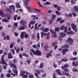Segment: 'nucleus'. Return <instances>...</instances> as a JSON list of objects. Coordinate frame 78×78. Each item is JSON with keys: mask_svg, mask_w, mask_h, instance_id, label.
Returning a JSON list of instances; mask_svg holds the SVG:
<instances>
[{"mask_svg": "<svg viewBox=\"0 0 78 78\" xmlns=\"http://www.w3.org/2000/svg\"><path fill=\"white\" fill-rule=\"evenodd\" d=\"M49 31V29L48 28H45L44 30V32H48Z\"/></svg>", "mask_w": 78, "mask_h": 78, "instance_id": "nucleus-25", "label": "nucleus"}, {"mask_svg": "<svg viewBox=\"0 0 78 78\" xmlns=\"http://www.w3.org/2000/svg\"><path fill=\"white\" fill-rule=\"evenodd\" d=\"M55 13L56 14H58V15H60L61 14V13L60 12H59V11H56L55 12Z\"/></svg>", "mask_w": 78, "mask_h": 78, "instance_id": "nucleus-36", "label": "nucleus"}, {"mask_svg": "<svg viewBox=\"0 0 78 78\" xmlns=\"http://www.w3.org/2000/svg\"><path fill=\"white\" fill-rule=\"evenodd\" d=\"M25 33L23 32H22L21 33V35L20 36V37L21 39H23L24 37V35L25 34Z\"/></svg>", "mask_w": 78, "mask_h": 78, "instance_id": "nucleus-11", "label": "nucleus"}, {"mask_svg": "<svg viewBox=\"0 0 78 78\" xmlns=\"http://www.w3.org/2000/svg\"><path fill=\"white\" fill-rule=\"evenodd\" d=\"M14 25L15 27H17V26H18L17 23H14Z\"/></svg>", "mask_w": 78, "mask_h": 78, "instance_id": "nucleus-40", "label": "nucleus"}, {"mask_svg": "<svg viewBox=\"0 0 78 78\" xmlns=\"http://www.w3.org/2000/svg\"><path fill=\"white\" fill-rule=\"evenodd\" d=\"M14 44L13 43H12L10 44V47L11 48H12L13 47V45Z\"/></svg>", "mask_w": 78, "mask_h": 78, "instance_id": "nucleus-41", "label": "nucleus"}, {"mask_svg": "<svg viewBox=\"0 0 78 78\" xmlns=\"http://www.w3.org/2000/svg\"><path fill=\"white\" fill-rule=\"evenodd\" d=\"M67 27H65L64 26H62L60 27V30H63L64 29H65V33H66L67 32Z\"/></svg>", "mask_w": 78, "mask_h": 78, "instance_id": "nucleus-4", "label": "nucleus"}, {"mask_svg": "<svg viewBox=\"0 0 78 78\" xmlns=\"http://www.w3.org/2000/svg\"><path fill=\"white\" fill-rule=\"evenodd\" d=\"M53 66L54 68H56L57 67V65L55 64V63H53Z\"/></svg>", "mask_w": 78, "mask_h": 78, "instance_id": "nucleus-50", "label": "nucleus"}, {"mask_svg": "<svg viewBox=\"0 0 78 78\" xmlns=\"http://www.w3.org/2000/svg\"><path fill=\"white\" fill-rule=\"evenodd\" d=\"M73 14L74 17H75V16H76V13L74 12H73Z\"/></svg>", "mask_w": 78, "mask_h": 78, "instance_id": "nucleus-62", "label": "nucleus"}, {"mask_svg": "<svg viewBox=\"0 0 78 78\" xmlns=\"http://www.w3.org/2000/svg\"><path fill=\"white\" fill-rule=\"evenodd\" d=\"M12 54L13 55H14L15 52H14V49H12Z\"/></svg>", "mask_w": 78, "mask_h": 78, "instance_id": "nucleus-57", "label": "nucleus"}, {"mask_svg": "<svg viewBox=\"0 0 78 78\" xmlns=\"http://www.w3.org/2000/svg\"><path fill=\"white\" fill-rule=\"evenodd\" d=\"M73 54L74 56H75V55H77V52L76 51L73 52Z\"/></svg>", "mask_w": 78, "mask_h": 78, "instance_id": "nucleus-46", "label": "nucleus"}, {"mask_svg": "<svg viewBox=\"0 0 78 78\" xmlns=\"http://www.w3.org/2000/svg\"><path fill=\"white\" fill-rule=\"evenodd\" d=\"M52 36L53 37H58L56 34H54V35H52Z\"/></svg>", "mask_w": 78, "mask_h": 78, "instance_id": "nucleus-60", "label": "nucleus"}, {"mask_svg": "<svg viewBox=\"0 0 78 78\" xmlns=\"http://www.w3.org/2000/svg\"><path fill=\"white\" fill-rule=\"evenodd\" d=\"M34 71L35 72H36L37 73H38V74H40L41 73V72L39 70V69H38L37 70H35Z\"/></svg>", "mask_w": 78, "mask_h": 78, "instance_id": "nucleus-35", "label": "nucleus"}, {"mask_svg": "<svg viewBox=\"0 0 78 78\" xmlns=\"http://www.w3.org/2000/svg\"><path fill=\"white\" fill-rule=\"evenodd\" d=\"M56 72L58 74V75H62V74H61L60 73V70L59 69L57 70H56Z\"/></svg>", "mask_w": 78, "mask_h": 78, "instance_id": "nucleus-17", "label": "nucleus"}, {"mask_svg": "<svg viewBox=\"0 0 78 78\" xmlns=\"http://www.w3.org/2000/svg\"><path fill=\"white\" fill-rule=\"evenodd\" d=\"M69 34H73V32L72 31H70L69 33Z\"/></svg>", "mask_w": 78, "mask_h": 78, "instance_id": "nucleus-52", "label": "nucleus"}, {"mask_svg": "<svg viewBox=\"0 0 78 78\" xmlns=\"http://www.w3.org/2000/svg\"><path fill=\"white\" fill-rule=\"evenodd\" d=\"M23 56H25L27 58H28V55H27V54L25 53L23 54Z\"/></svg>", "mask_w": 78, "mask_h": 78, "instance_id": "nucleus-31", "label": "nucleus"}, {"mask_svg": "<svg viewBox=\"0 0 78 78\" xmlns=\"http://www.w3.org/2000/svg\"><path fill=\"white\" fill-rule=\"evenodd\" d=\"M43 4H44V5H45V4H46L47 5H48L51 4V3L49 2H47L45 3H43Z\"/></svg>", "mask_w": 78, "mask_h": 78, "instance_id": "nucleus-33", "label": "nucleus"}, {"mask_svg": "<svg viewBox=\"0 0 78 78\" xmlns=\"http://www.w3.org/2000/svg\"><path fill=\"white\" fill-rule=\"evenodd\" d=\"M12 70L14 73H16V75L17 76V73H18V72L17 71V69H13Z\"/></svg>", "mask_w": 78, "mask_h": 78, "instance_id": "nucleus-13", "label": "nucleus"}, {"mask_svg": "<svg viewBox=\"0 0 78 78\" xmlns=\"http://www.w3.org/2000/svg\"><path fill=\"white\" fill-rule=\"evenodd\" d=\"M73 72H78V70L75 69H73Z\"/></svg>", "mask_w": 78, "mask_h": 78, "instance_id": "nucleus-54", "label": "nucleus"}, {"mask_svg": "<svg viewBox=\"0 0 78 78\" xmlns=\"http://www.w3.org/2000/svg\"><path fill=\"white\" fill-rule=\"evenodd\" d=\"M27 9L30 12H34V11H33V9L31 7H27Z\"/></svg>", "mask_w": 78, "mask_h": 78, "instance_id": "nucleus-6", "label": "nucleus"}, {"mask_svg": "<svg viewBox=\"0 0 78 78\" xmlns=\"http://www.w3.org/2000/svg\"><path fill=\"white\" fill-rule=\"evenodd\" d=\"M40 67L41 69H42L44 67V65L43 64V63H41L40 66Z\"/></svg>", "mask_w": 78, "mask_h": 78, "instance_id": "nucleus-32", "label": "nucleus"}, {"mask_svg": "<svg viewBox=\"0 0 78 78\" xmlns=\"http://www.w3.org/2000/svg\"><path fill=\"white\" fill-rule=\"evenodd\" d=\"M11 65L13 67V68H14V69H16L17 68V66L16 65L12 64H11Z\"/></svg>", "mask_w": 78, "mask_h": 78, "instance_id": "nucleus-30", "label": "nucleus"}, {"mask_svg": "<svg viewBox=\"0 0 78 78\" xmlns=\"http://www.w3.org/2000/svg\"><path fill=\"white\" fill-rule=\"evenodd\" d=\"M70 60L73 61H76L77 60V58L76 57H74L73 58H70Z\"/></svg>", "mask_w": 78, "mask_h": 78, "instance_id": "nucleus-20", "label": "nucleus"}, {"mask_svg": "<svg viewBox=\"0 0 78 78\" xmlns=\"http://www.w3.org/2000/svg\"><path fill=\"white\" fill-rule=\"evenodd\" d=\"M64 72H69V71L67 68L64 69Z\"/></svg>", "mask_w": 78, "mask_h": 78, "instance_id": "nucleus-56", "label": "nucleus"}, {"mask_svg": "<svg viewBox=\"0 0 78 78\" xmlns=\"http://www.w3.org/2000/svg\"><path fill=\"white\" fill-rule=\"evenodd\" d=\"M60 36L62 37H65V36H66V34L64 33H62L60 34Z\"/></svg>", "mask_w": 78, "mask_h": 78, "instance_id": "nucleus-15", "label": "nucleus"}, {"mask_svg": "<svg viewBox=\"0 0 78 78\" xmlns=\"http://www.w3.org/2000/svg\"><path fill=\"white\" fill-rule=\"evenodd\" d=\"M56 44H55V43L54 42H52V47H55V45Z\"/></svg>", "mask_w": 78, "mask_h": 78, "instance_id": "nucleus-55", "label": "nucleus"}, {"mask_svg": "<svg viewBox=\"0 0 78 78\" xmlns=\"http://www.w3.org/2000/svg\"><path fill=\"white\" fill-rule=\"evenodd\" d=\"M8 59H11L13 58L12 56V54L11 53H9L8 55Z\"/></svg>", "mask_w": 78, "mask_h": 78, "instance_id": "nucleus-10", "label": "nucleus"}, {"mask_svg": "<svg viewBox=\"0 0 78 78\" xmlns=\"http://www.w3.org/2000/svg\"><path fill=\"white\" fill-rule=\"evenodd\" d=\"M56 15H52V19H55V18H56Z\"/></svg>", "mask_w": 78, "mask_h": 78, "instance_id": "nucleus-39", "label": "nucleus"}, {"mask_svg": "<svg viewBox=\"0 0 78 78\" xmlns=\"http://www.w3.org/2000/svg\"><path fill=\"white\" fill-rule=\"evenodd\" d=\"M20 51V48H18L16 50V51L17 53H19V51Z\"/></svg>", "mask_w": 78, "mask_h": 78, "instance_id": "nucleus-59", "label": "nucleus"}, {"mask_svg": "<svg viewBox=\"0 0 78 78\" xmlns=\"http://www.w3.org/2000/svg\"><path fill=\"white\" fill-rule=\"evenodd\" d=\"M17 15H16L14 16V17H13V19H14V20H16L17 19Z\"/></svg>", "mask_w": 78, "mask_h": 78, "instance_id": "nucleus-44", "label": "nucleus"}, {"mask_svg": "<svg viewBox=\"0 0 78 78\" xmlns=\"http://www.w3.org/2000/svg\"><path fill=\"white\" fill-rule=\"evenodd\" d=\"M67 42H69L70 44L72 45V44L73 43V40L71 38H69L68 39Z\"/></svg>", "mask_w": 78, "mask_h": 78, "instance_id": "nucleus-3", "label": "nucleus"}, {"mask_svg": "<svg viewBox=\"0 0 78 78\" xmlns=\"http://www.w3.org/2000/svg\"><path fill=\"white\" fill-rule=\"evenodd\" d=\"M1 61H2V64H5V65L6 66H7L8 64H7V63L5 61V59L3 58L1 59Z\"/></svg>", "mask_w": 78, "mask_h": 78, "instance_id": "nucleus-8", "label": "nucleus"}, {"mask_svg": "<svg viewBox=\"0 0 78 78\" xmlns=\"http://www.w3.org/2000/svg\"><path fill=\"white\" fill-rule=\"evenodd\" d=\"M51 56H52V54H51L50 53H48L47 54L46 57L47 58H48L49 57Z\"/></svg>", "mask_w": 78, "mask_h": 78, "instance_id": "nucleus-18", "label": "nucleus"}, {"mask_svg": "<svg viewBox=\"0 0 78 78\" xmlns=\"http://www.w3.org/2000/svg\"><path fill=\"white\" fill-rule=\"evenodd\" d=\"M7 11H9L10 14H12V12L11 11V10H10V9H9L7 8Z\"/></svg>", "mask_w": 78, "mask_h": 78, "instance_id": "nucleus-42", "label": "nucleus"}, {"mask_svg": "<svg viewBox=\"0 0 78 78\" xmlns=\"http://www.w3.org/2000/svg\"><path fill=\"white\" fill-rule=\"evenodd\" d=\"M25 73V72H24V71H21L20 72V76H23V75H24V74Z\"/></svg>", "mask_w": 78, "mask_h": 78, "instance_id": "nucleus-19", "label": "nucleus"}, {"mask_svg": "<svg viewBox=\"0 0 78 78\" xmlns=\"http://www.w3.org/2000/svg\"><path fill=\"white\" fill-rule=\"evenodd\" d=\"M69 66V65L67 64H66L65 65H64V67L65 68H67V67H68Z\"/></svg>", "mask_w": 78, "mask_h": 78, "instance_id": "nucleus-47", "label": "nucleus"}, {"mask_svg": "<svg viewBox=\"0 0 78 78\" xmlns=\"http://www.w3.org/2000/svg\"><path fill=\"white\" fill-rule=\"evenodd\" d=\"M59 30V27H57L55 29V31H58Z\"/></svg>", "mask_w": 78, "mask_h": 78, "instance_id": "nucleus-45", "label": "nucleus"}, {"mask_svg": "<svg viewBox=\"0 0 78 78\" xmlns=\"http://www.w3.org/2000/svg\"><path fill=\"white\" fill-rule=\"evenodd\" d=\"M25 27L22 26H20L18 28V30H20V31H21V30H25Z\"/></svg>", "mask_w": 78, "mask_h": 78, "instance_id": "nucleus-12", "label": "nucleus"}, {"mask_svg": "<svg viewBox=\"0 0 78 78\" xmlns=\"http://www.w3.org/2000/svg\"><path fill=\"white\" fill-rule=\"evenodd\" d=\"M9 7L10 9H13L14 11H15V6L14 5H12L11 6H9Z\"/></svg>", "mask_w": 78, "mask_h": 78, "instance_id": "nucleus-14", "label": "nucleus"}, {"mask_svg": "<svg viewBox=\"0 0 78 78\" xmlns=\"http://www.w3.org/2000/svg\"><path fill=\"white\" fill-rule=\"evenodd\" d=\"M25 73L27 75H30V73L28 72H27L25 71Z\"/></svg>", "mask_w": 78, "mask_h": 78, "instance_id": "nucleus-48", "label": "nucleus"}, {"mask_svg": "<svg viewBox=\"0 0 78 78\" xmlns=\"http://www.w3.org/2000/svg\"><path fill=\"white\" fill-rule=\"evenodd\" d=\"M1 78H4V74H2L1 76Z\"/></svg>", "mask_w": 78, "mask_h": 78, "instance_id": "nucleus-64", "label": "nucleus"}, {"mask_svg": "<svg viewBox=\"0 0 78 78\" xmlns=\"http://www.w3.org/2000/svg\"><path fill=\"white\" fill-rule=\"evenodd\" d=\"M50 31L52 33V34H56V33L55 31L52 30V29H51L50 30Z\"/></svg>", "mask_w": 78, "mask_h": 78, "instance_id": "nucleus-21", "label": "nucleus"}, {"mask_svg": "<svg viewBox=\"0 0 78 78\" xmlns=\"http://www.w3.org/2000/svg\"><path fill=\"white\" fill-rule=\"evenodd\" d=\"M74 10L76 11H78V7L77 6H74Z\"/></svg>", "mask_w": 78, "mask_h": 78, "instance_id": "nucleus-28", "label": "nucleus"}, {"mask_svg": "<svg viewBox=\"0 0 78 78\" xmlns=\"http://www.w3.org/2000/svg\"><path fill=\"white\" fill-rule=\"evenodd\" d=\"M65 47H66V48H69V45L65 44L62 47V48H65Z\"/></svg>", "mask_w": 78, "mask_h": 78, "instance_id": "nucleus-37", "label": "nucleus"}, {"mask_svg": "<svg viewBox=\"0 0 78 78\" xmlns=\"http://www.w3.org/2000/svg\"><path fill=\"white\" fill-rule=\"evenodd\" d=\"M49 48V46L47 44H45L44 47V50L45 51H48L47 48Z\"/></svg>", "mask_w": 78, "mask_h": 78, "instance_id": "nucleus-7", "label": "nucleus"}, {"mask_svg": "<svg viewBox=\"0 0 78 78\" xmlns=\"http://www.w3.org/2000/svg\"><path fill=\"white\" fill-rule=\"evenodd\" d=\"M26 62H27L28 64H30V63H31V61H30V60H27L26 61Z\"/></svg>", "mask_w": 78, "mask_h": 78, "instance_id": "nucleus-51", "label": "nucleus"}, {"mask_svg": "<svg viewBox=\"0 0 78 78\" xmlns=\"http://www.w3.org/2000/svg\"><path fill=\"white\" fill-rule=\"evenodd\" d=\"M8 21L9 20L6 18H4L2 20V21L3 22H8Z\"/></svg>", "mask_w": 78, "mask_h": 78, "instance_id": "nucleus-27", "label": "nucleus"}, {"mask_svg": "<svg viewBox=\"0 0 78 78\" xmlns=\"http://www.w3.org/2000/svg\"><path fill=\"white\" fill-rule=\"evenodd\" d=\"M41 38H43L44 36H47V34L45 33H44L43 32H42L41 33Z\"/></svg>", "mask_w": 78, "mask_h": 78, "instance_id": "nucleus-9", "label": "nucleus"}, {"mask_svg": "<svg viewBox=\"0 0 78 78\" xmlns=\"http://www.w3.org/2000/svg\"><path fill=\"white\" fill-rule=\"evenodd\" d=\"M37 41H39V40L40 38L39 37V33H38L37 34Z\"/></svg>", "mask_w": 78, "mask_h": 78, "instance_id": "nucleus-29", "label": "nucleus"}, {"mask_svg": "<svg viewBox=\"0 0 78 78\" xmlns=\"http://www.w3.org/2000/svg\"><path fill=\"white\" fill-rule=\"evenodd\" d=\"M16 7L17 8H21V6L20 5V4L19 3H16Z\"/></svg>", "mask_w": 78, "mask_h": 78, "instance_id": "nucleus-16", "label": "nucleus"}, {"mask_svg": "<svg viewBox=\"0 0 78 78\" xmlns=\"http://www.w3.org/2000/svg\"><path fill=\"white\" fill-rule=\"evenodd\" d=\"M68 51V49L66 48L63 49L62 51V54L63 55H66V52H67Z\"/></svg>", "mask_w": 78, "mask_h": 78, "instance_id": "nucleus-5", "label": "nucleus"}, {"mask_svg": "<svg viewBox=\"0 0 78 78\" xmlns=\"http://www.w3.org/2000/svg\"><path fill=\"white\" fill-rule=\"evenodd\" d=\"M23 76V78H27L28 77V76H27V75H24Z\"/></svg>", "mask_w": 78, "mask_h": 78, "instance_id": "nucleus-61", "label": "nucleus"}, {"mask_svg": "<svg viewBox=\"0 0 78 78\" xmlns=\"http://www.w3.org/2000/svg\"><path fill=\"white\" fill-rule=\"evenodd\" d=\"M29 78H34V76L33 74H30L29 76Z\"/></svg>", "mask_w": 78, "mask_h": 78, "instance_id": "nucleus-38", "label": "nucleus"}, {"mask_svg": "<svg viewBox=\"0 0 78 78\" xmlns=\"http://www.w3.org/2000/svg\"><path fill=\"white\" fill-rule=\"evenodd\" d=\"M37 25H38V23H36L35 25V28L36 30H38L39 29V27H37Z\"/></svg>", "mask_w": 78, "mask_h": 78, "instance_id": "nucleus-24", "label": "nucleus"}, {"mask_svg": "<svg viewBox=\"0 0 78 78\" xmlns=\"http://www.w3.org/2000/svg\"><path fill=\"white\" fill-rule=\"evenodd\" d=\"M20 23L22 24V25H24V20H21L20 21Z\"/></svg>", "mask_w": 78, "mask_h": 78, "instance_id": "nucleus-34", "label": "nucleus"}, {"mask_svg": "<svg viewBox=\"0 0 78 78\" xmlns=\"http://www.w3.org/2000/svg\"><path fill=\"white\" fill-rule=\"evenodd\" d=\"M71 26L73 30H74L76 33L77 31H78V29H77V28L76 27V25H75V24L74 23H72L71 25Z\"/></svg>", "mask_w": 78, "mask_h": 78, "instance_id": "nucleus-2", "label": "nucleus"}, {"mask_svg": "<svg viewBox=\"0 0 78 78\" xmlns=\"http://www.w3.org/2000/svg\"><path fill=\"white\" fill-rule=\"evenodd\" d=\"M30 50V51H31L34 55H35L40 56L41 55V52L39 50H37L36 51H35L34 50L32 49H31Z\"/></svg>", "mask_w": 78, "mask_h": 78, "instance_id": "nucleus-1", "label": "nucleus"}, {"mask_svg": "<svg viewBox=\"0 0 78 78\" xmlns=\"http://www.w3.org/2000/svg\"><path fill=\"white\" fill-rule=\"evenodd\" d=\"M30 1V0H26L24 2V3L25 4V6H27L28 5V2H29Z\"/></svg>", "mask_w": 78, "mask_h": 78, "instance_id": "nucleus-22", "label": "nucleus"}, {"mask_svg": "<svg viewBox=\"0 0 78 78\" xmlns=\"http://www.w3.org/2000/svg\"><path fill=\"white\" fill-rule=\"evenodd\" d=\"M58 39L59 41H62V39L60 37H58Z\"/></svg>", "mask_w": 78, "mask_h": 78, "instance_id": "nucleus-58", "label": "nucleus"}, {"mask_svg": "<svg viewBox=\"0 0 78 78\" xmlns=\"http://www.w3.org/2000/svg\"><path fill=\"white\" fill-rule=\"evenodd\" d=\"M30 23L31 25H34L36 23V21H31Z\"/></svg>", "mask_w": 78, "mask_h": 78, "instance_id": "nucleus-23", "label": "nucleus"}, {"mask_svg": "<svg viewBox=\"0 0 78 78\" xmlns=\"http://www.w3.org/2000/svg\"><path fill=\"white\" fill-rule=\"evenodd\" d=\"M7 76L8 78H10V77H11V75H10V74H8L7 75Z\"/></svg>", "mask_w": 78, "mask_h": 78, "instance_id": "nucleus-63", "label": "nucleus"}, {"mask_svg": "<svg viewBox=\"0 0 78 78\" xmlns=\"http://www.w3.org/2000/svg\"><path fill=\"white\" fill-rule=\"evenodd\" d=\"M35 11L37 12H41V11L39 9H35Z\"/></svg>", "mask_w": 78, "mask_h": 78, "instance_id": "nucleus-43", "label": "nucleus"}, {"mask_svg": "<svg viewBox=\"0 0 78 78\" xmlns=\"http://www.w3.org/2000/svg\"><path fill=\"white\" fill-rule=\"evenodd\" d=\"M0 15L2 17H5V14H4V13H2V14H1V15Z\"/></svg>", "mask_w": 78, "mask_h": 78, "instance_id": "nucleus-53", "label": "nucleus"}, {"mask_svg": "<svg viewBox=\"0 0 78 78\" xmlns=\"http://www.w3.org/2000/svg\"><path fill=\"white\" fill-rule=\"evenodd\" d=\"M73 65V66H75V67H76V64L75 63V62H73L72 63Z\"/></svg>", "mask_w": 78, "mask_h": 78, "instance_id": "nucleus-49", "label": "nucleus"}, {"mask_svg": "<svg viewBox=\"0 0 78 78\" xmlns=\"http://www.w3.org/2000/svg\"><path fill=\"white\" fill-rule=\"evenodd\" d=\"M61 61H62L63 62H67V61H68V59L66 58H62L61 59Z\"/></svg>", "mask_w": 78, "mask_h": 78, "instance_id": "nucleus-26", "label": "nucleus"}]
</instances>
